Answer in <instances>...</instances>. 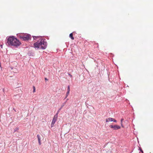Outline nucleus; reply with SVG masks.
I'll list each match as a JSON object with an SVG mask.
<instances>
[{
	"label": "nucleus",
	"instance_id": "7ed1b4c3",
	"mask_svg": "<svg viewBox=\"0 0 153 153\" xmlns=\"http://www.w3.org/2000/svg\"><path fill=\"white\" fill-rule=\"evenodd\" d=\"M31 37L30 35L28 34H25L23 36H20V38L22 40L26 41L30 39Z\"/></svg>",
	"mask_w": 153,
	"mask_h": 153
},
{
	"label": "nucleus",
	"instance_id": "f3484780",
	"mask_svg": "<svg viewBox=\"0 0 153 153\" xmlns=\"http://www.w3.org/2000/svg\"><path fill=\"white\" fill-rule=\"evenodd\" d=\"M106 122H109V121H108V119H106Z\"/></svg>",
	"mask_w": 153,
	"mask_h": 153
},
{
	"label": "nucleus",
	"instance_id": "dca6fc26",
	"mask_svg": "<svg viewBox=\"0 0 153 153\" xmlns=\"http://www.w3.org/2000/svg\"><path fill=\"white\" fill-rule=\"evenodd\" d=\"M60 111L59 110H58V111H57V113L56 114H57V117H58V114L59 113V111Z\"/></svg>",
	"mask_w": 153,
	"mask_h": 153
},
{
	"label": "nucleus",
	"instance_id": "4be33fe9",
	"mask_svg": "<svg viewBox=\"0 0 153 153\" xmlns=\"http://www.w3.org/2000/svg\"><path fill=\"white\" fill-rule=\"evenodd\" d=\"M141 153H143V151H142Z\"/></svg>",
	"mask_w": 153,
	"mask_h": 153
},
{
	"label": "nucleus",
	"instance_id": "5701e85b",
	"mask_svg": "<svg viewBox=\"0 0 153 153\" xmlns=\"http://www.w3.org/2000/svg\"><path fill=\"white\" fill-rule=\"evenodd\" d=\"M13 110H14V111H16V110H15V109H13Z\"/></svg>",
	"mask_w": 153,
	"mask_h": 153
},
{
	"label": "nucleus",
	"instance_id": "b1692460",
	"mask_svg": "<svg viewBox=\"0 0 153 153\" xmlns=\"http://www.w3.org/2000/svg\"><path fill=\"white\" fill-rule=\"evenodd\" d=\"M45 79L46 80H47V79H46V78H45Z\"/></svg>",
	"mask_w": 153,
	"mask_h": 153
},
{
	"label": "nucleus",
	"instance_id": "aec40b11",
	"mask_svg": "<svg viewBox=\"0 0 153 153\" xmlns=\"http://www.w3.org/2000/svg\"><path fill=\"white\" fill-rule=\"evenodd\" d=\"M0 46H1V48H2V45H0Z\"/></svg>",
	"mask_w": 153,
	"mask_h": 153
},
{
	"label": "nucleus",
	"instance_id": "423d86ee",
	"mask_svg": "<svg viewBox=\"0 0 153 153\" xmlns=\"http://www.w3.org/2000/svg\"><path fill=\"white\" fill-rule=\"evenodd\" d=\"M108 121L110 122L113 121L114 122H117V120L112 118L109 117L108 118Z\"/></svg>",
	"mask_w": 153,
	"mask_h": 153
},
{
	"label": "nucleus",
	"instance_id": "20e7f679",
	"mask_svg": "<svg viewBox=\"0 0 153 153\" xmlns=\"http://www.w3.org/2000/svg\"><path fill=\"white\" fill-rule=\"evenodd\" d=\"M57 114H55L54 116L51 124V127H52L54 126V124L57 120Z\"/></svg>",
	"mask_w": 153,
	"mask_h": 153
},
{
	"label": "nucleus",
	"instance_id": "f03ea898",
	"mask_svg": "<svg viewBox=\"0 0 153 153\" xmlns=\"http://www.w3.org/2000/svg\"><path fill=\"white\" fill-rule=\"evenodd\" d=\"M34 47L35 49L39 48L44 49L47 47V42L45 40L40 39L34 44Z\"/></svg>",
	"mask_w": 153,
	"mask_h": 153
},
{
	"label": "nucleus",
	"instance_id": "0eeeda50",
	"mask_svg": "<svg viewBox=\"0 0 153 153\" xmlns=\"http://www.w3.org/2000/svg\"><path fill=\"white\" fill-rule=\"evenodd\" d=\"M37 137L38 140L39 144L40 145L41 144V141L40 136L39 134H38L37 136Z\"/></svg>",
	"mask_w": 153,
	"mask_h": 153
},
{
	"label": "nucleus",
	"instance_id": "f257e3e1",
	"mask_svg": "<svg viewBox=\"0 0 153 153\" xmlns=\"http://www.w3.org/2000/svg\"><path fill=\"white\" fill-rule=\"evenodd\" d=\"M7 45L17 47L20 45L21 43L17 39L13 36H11L7 38Z\"/></svg>",
	"mask_w": 153,
	"mask_h": 153
},
{
	"label": "nucleus",
	"instance_id": "6ab92c4d",
	"mask_svg": "<svg viewBox=\"0 0 153 153\" xmlns=\"http://www.w3.org/2000/svg\"><path fill=\"white\" fill-rule=\"evenodd\" d=\"M62 106H61V107L60 108H59V110L60 111V110L61 109H62Z\"/></svg>",
	"mask_w": 153,
	"mask_h": 153
},
{
	"label": "nucleus",
	"instance_id": "9b49d317",
	"mask_svg": "<svg viewBox=\"0 0 153 153\" xmlns=\"http://www.w3.org/2000/svg\"><path fill=\"white\" fill-rule=\"evenodd\" d=\"M19 130V128L18 127H16L14 129V132L18 131Z\"/></svg>",
	"mask_w": 153,
	"mask_h": 153
},
{
	"label": "nucleus",
	"instance_id": "9d476101",
	"mask_svg": "<svg viewBox=\"0 0 153 153\" xmlns=\"http://www.w3.org/2000/svg\"><path fill=\"white\" fill-rule=\"evenodd\" d=\"M69 94V92H67L66 94V96H65V99L67 98V97L68 96Z\"/></svg>",
	"mask_w": 153,
	"mask_h": 153
},
{
	"label": "nucleus",
	"instance_id": "1a4fd4ad",
	"mask_svg": "<svg viewBox=\"0 0 153 153\" xmlns=\"http://www.w3.org/2000/svg\"><path fill=\"white\" fill-rule=\"evenodd\" d=\"M69 37L71 38L73 40L74 39V38L73 36L72 33H71L70 34Z\"/></svg>",
	"mask_w": 153,
	"mask_h": 153
},
{
	"label": "nucleus",
	"instance_id": "ddd939ff",
	"mask_svg": "<svg viewBox=\"0 0 153 153\" xmlns=\"http://www.w3.org/2000/svg\"><path fill=\"white\" fill-rule=\"evenodd\" d=\"M33 93H34V92H35V91H36L35 88V87L34 86H33Z\"/></svg>",
	"mask_w": 153,
	"mask_h": 153
},
{
	"label": "nucleus",
	"instance_id": "4468645a",
	"mask_svg": "<svg viewBox=\"0 0 153 153\" xmlns=\"http://www.w3.org/2000/svg\"><path fill=\"white\" fill-rule=\"evenodd\" d=\"M123 120V119H122L121 120V126L123 127V124H122V121Z\"/></svg>",
	"mask_w": 153,
	"mask_h": 153
},
{
	"label": "nucleus",
	"instance_id": "f8f14e48",
	"mask_svg": "<svg viewBox=\"0 0 153 153\" xmlns=\"http://www.w3.org/2000/svg\"><path fill=\"white\" fill-rule=\"evenodd\" d=\"M70 86L68 85V91H67V92H70Z\"/></svg>",
	"mask_w": 153,
	"mask_h": 153
},
{
	"label": "nucleus",
	"instance_id": "39448f33",
	"mask_svg": "<svg viewBox=\"0 0 153 153\" xmlns=\"http://www.w3.org/2000/svg\"><path fill=\"white\" fill-rule=\"evenodd\" d=\"M110 128H113L114 130H116L119 129L120 128V127L117 125H111L110 126Z\"/></svg>",
	"mask_w": 153,
	"mask_h": 153
},
{
	"label": "nucleus",
	"instance_id": "2eb2a0df",
	"mask_svg": "<svg viewBox=\"0 0 153 153\" xmlns=\"http://www.w3.org/2000/svg\"><path fill=\"white\" fill-rule=\"evenodd\" d=\"M39 37L38 36H33V39H37V38H39Z\"/></svg>",
	"mask_w": 153,
	"mask_h": 153
},
{
	"label": "nucleus",
	"instance_id": "6e6552de",
	"mask_svg": "<svg viewBox=\"0 0 153 153\" xmlns=\"http://www.w3.org/2000/svg\"><path fill=\"white\" fill-rule=\"evenodd\" d=\"M68 100V99L66 100V101L64 102L63 103V104H62V108H63L64 106L65 105V104L67 102V101Z\"/></svg>",
	"mask_w": 153,
	"mask_h": 153
},
{
	"label": "nucleus",
	"instance_id": "a211bd4d",
	"mask_svg": "<svg viewBox=\"0 0 153 153\" xmlns=\"http://www.w3.org/2000/svg\"><path fill=\"white\" fill-rule=\"evenodd\" d=\"M139 150L140 151L142 152V151H143L140 148H139Z\"/></svg>",
	"mask_w": 153,
	"mask_h": 153
},
{
	"label": "nucleus",
	"instance_id": "412c9836",
	"mask_svg": "<svg viewBox=\"0 0 153 153\" xmlns=\"http://www.w3.org/2000/svg\"><path fill=\"white\" fill-rule=\"evenodd\" d=\"M69 75L71 77H72V75H71L70 74H69Z\"/></svg>",
	"mask_w": 153,
	"mask_h": 153
}]
</instances>
